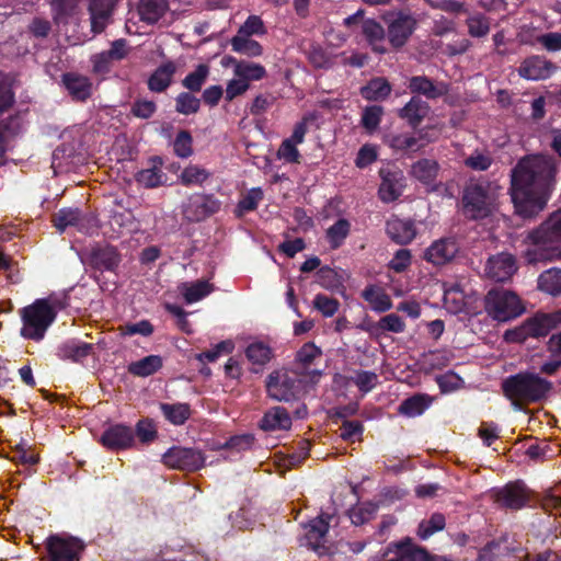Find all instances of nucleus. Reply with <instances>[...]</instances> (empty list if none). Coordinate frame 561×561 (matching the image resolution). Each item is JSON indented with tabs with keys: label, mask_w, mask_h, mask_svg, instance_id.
Listing matches in <instances>:
<instances>
[{
	"label": "nucleus",
	"mask_w": 561,
	"mask_h": 561,
	"mask_svg": "<svg viewBox=\"0 0 561 561\" xmlns=\"http://www.w3.org/2000/svg\"><path fill=\"white\" fill-rule=\"evenodd\" d=\"M557 162L551 156H530L512 170L511 197L515 213L524 219L536 217L547 206L557 175Z\"/></svg>",
	"instance_id": "nucleus-1"
},
{
	"label": "nucleus",
	"mask_w": 561,
	"mask_h": 561,
	"mask_svg": "<svg viewBox=\"0 0 561 561\" xmlns=\"http://www.w3.org/2000/svg\"><path fill=\"white\" fill-rule=\"evenodd\" d=\"M525 251L528 263L561 259V210L552 213L538 228L528 232Z\"/></svg>",
	"instance_id": "nucleus-2"
},
{
	"label": "nucleus",
	"mask_w": 561,
	"mask_h": 561,
	"mask_svg": "<svg viewBox=\"0 0 561 561\" xmlns=\"http://www.w3.org/2000/svg\"><path fill=\"white\" fill-rule=\"evenodd\" d=\"M502 390L513 403H537L548 397L552 382L538 374L524 371L504 379Z\"/></svg>",
	"instance_id": "nucleus-3"
},
{
	"label": "nucleus",
	"mask_w": 561,
	"mask_h": 561,
	"mask_svg": "<svg viewBox=\"0 0 561 561\" xmlns=\"http://www.w3.org/2000/svg\"><path fill=\"white\" fill-rule=\"evenodd\" d=\"M559 325H561V308L551 312L538 311L527 318L520 325L506 330L503 340L506 343L523 344L529 337H546Z\"/></svg>",
	"instance_id": "nucleus-4"
},
{
	"label": "nucleus",
	"mask_w": 561,
	"mask_h": 561,
	"mask_svg": "<svg viewBox=\"0 0 561 561\" xmlns=\"http://www.w3.org/2000/svg\"><path fill=\"white\" fill-rule=\"evenodd\" d=\"M494 195L488 180H470L462 192V213L470 219L488 217L493 207Z\"/></svg>",
	"instance_id": "nucleus-5"
},
{
	"label": "nucleus",
	"mask_w": 561,
	"mask_h": 561,
	"mask_svg": "<svg viewBox=\"0 0 561 561\" xmlns=\"http://www.w3.org/2000/svg\"><path fill=\"white\" fill-rule=\"evenodd\" d=\"M23 327L20 334L24 339L39 342L45 337L48 328L56 320V313L46 299H36L21 309Z\"/></svg>",
	"instance_id": "nucleus-6"
},
{
	"label": "nucleus",
	"mask_w": 561,
	"mask_h": 561,
	"mask_svg": "<svg viewBox=\"0 0 561 561\" xmlns=\"http://www.w3.org/2000/svg\"><path fill=\"white\" fill-rule=\"evenodd\" d=\"M484 310L497 322H507L522 316L526 308L515 293L504 288H492L484 297Z\"/></svg>",
	"instance_id": "nucleus-7"
},
{
	"label": "nucleus",
	"mask_w": 561,
	"mask_h": 561,
	"mask_svg": "<svg viewBox=\"0 0 561 561\" xmlns=\"http://www.w3.org/2000/svg\"><path fill=\"white\" fill-rule=\"evenodd\" d=\"M47 561H80L87 543L67 533L51 534L45 539Z\"/></svg>",
	"instance_id": "nucleus-8"
},
{
	"label": "nucleus",
	"mask_w": 561,
	"mask_h": 561,
	"mask_svg": "<svg viewBox=\"0 0 561 561\" xmlns=\"http://www.w3.org/2000/svg\"><path fill=\"white\" fill-rule=\"evenodd\" d=\"M301 380L297 374L287 369L273 370L265 380V390L268 398L278 402L296 400L300 393Z\"/></svg>",
	"instance_id": "nucleus-9"
},
{
	"label": "nucleus",
	"mask_w": 561,
	"mask_h": 561,
	"mask_svg": "<svg viewBox=\"0 0 561 561\" xmlns=\"http://www.w3.org/2000/svg\"><path fill=\"white\" fill-rule=\"evenodd\" d=\"M387 23V38L394 49L403 47L416 27V20L402 11L389 12L383 15Z\"/></svg>",
	"instance_id": "nucleus-10"
},
{
	"label": "nucleus",
	"mask_w": 561,
	"mask_h": 561,
	"mask_svg": "<svg viewBox=\"0 0 561 561\" xmlns=\"http://www.w3.org/2000/svg\"><path fill=\"white\" fill-rule=\"evenodd\" d=\"M162 461L172 469L190 472L197 471L205 466V457L201 450L181 446L168 449L162 456Z\"/></svg>",
	"instance_id": "nucleus-11"
},
{
	"label": "nucleus",
	"mask_w": 561,
	"mask_h": 561,
	"mask_svg": "<svg viewBox=\"0 0 561 561\" xmlns=\"http://www.w3.org/2000/svg\"><path fill=\"white\" fill-rule=\"evenodd\" d=\"M507 534L502 535L500 538L488 542L479 550L476 561H510L512 558L515 561H520L524 549L520 546H515L510 540Z\"/></svg>",
	"instance_id": "nucleus-12"
},
{
	"label": "nucleus",
	"mask_w": 561,
	"mask_h": 561,
	"mask_svg": "<svg viewBox=\"0 0 561 561\" xmlns=\"http://www.w3.org/2000/svg\"><path fill=\"white\" fill-rule=\"evenodd\" d=\"M388 549L393 553V557L386 561H450L446 557L431 554L425 548L417 546L410 537L391 542Z\"/></svg>",
	"instance_id": "nucleus-13"
},
{
	"label": "nucleus",
	"mask_w": 561,
	"mask_h": 561,
	"mask_svg": "<svg viewBox=\"0 0 561 561\" xmlns=\"http://www.w3.org/2000/svg\"><path fill=\"white\" fill-rule=\"evenodd\" d=\"M381 183L378 188V197L383 203H392L402 195L405 187L403 172L396 165H387L379 170Z\"/></svg>",
	"instance_id": "nucleus-14"
},
{
	"label": "nucleus",
	"mask_w": 561,
	"mask_h": 561,
	"mask_svg": "<svg viewBox=\"0 0 561 561\" xmlns=\"http://www.w3.org/2000/svg\"><path fill=\"white\" fill-rule=\"evenodd\" d=\"M494 501L502 507L518 511L528 505L530 491L523 481L517 480L495 490Z\"/></svg>",
	"instance_id": "nucleus-15"
},
{
	"label": "nucleus",
	"mask_w": 561,
	"mask_h": 561,
	"mask_svg": "<svg viewBox=\"0 0 561 561\" xmlns=\"http://www.w3.org/2000/svg\"><path fill=\"white\" fill-rule=\"evenodd\" d=\"M305 546L314 551L319 557L331 553V547L328 546L327 540L330 525L325 518L319 516L311 519L307 525H305Z\"/></svg>",
	"instance_id": "nucleus-16"
},
{
	"label": "nucleus",
	"mask_w": 561,
	"mask_h": 561,
	"mask_svg": "<svg viewBox=\"0 0 561 561\" xmlns=\"http://www.w3.org/2000/svg\"><path fill=\"white\" fill-rule=\"evenodd\" d=\"M122 262V255L116 247L111 244H96L90 250L88 264L99 272L115 273Z\"/></svg>",
	"instance_id": "nucleus-17"
},
{
	"label": "nucleus",
	"mask_w": 561,
	"mask_h": 561,
	"mask_svg": "<svg viewBox=\"0 0 561 561\" xmlns=\"http://www.w3.org/2000/svg\"><path fill=\"white\" fill-rule=\"evenodd\" d=\"M100 443L111 451L125 450L133 447L135 433L125 424L110 425L101 435Z\"/></svg>",
	"instance_id": "nucleus-18"
},
{
	"label": "nucleus",
	"mask_w": 561,
	"mask_h": 561,
	"mask_svg": "<svg viewBox=\"0 0 561 561\" xmlns=\"http://www.w3.org/2000/svg\"><path fill=\"white\" fill-rule=\"evenodd\" d=\"M556 70V64L543 56L533 55L520 62L517 71L526 80L539 81L550 78Z\"/></svg>",
	"instance_id": "nucleus-19"
},
{
	"label": "nucleus",
	"mask_w": 561,
	"mask_h": 561,
	"mask_svg": "<svg viewBox=\"0 0 561 561\" xmlns=\"http://www.w3.org/2000/svg\"><path fill=\"white\" fill-rule=\"evenodd\" d=\"M168 175L163 172V159L160 156L150 157L146 167L135 174V181L145 188H157L168 183Z\"/></svg>",
	"instance_id": "nucleus-20"
},
{
	"label": "nucleus",
	"mask_w": 561,
	"mask_h": 561,
	"mask_svg": "<svg viewBox=\"0 0 561 561\" xmlns=\"http://www.w3.org/2000/svg\"><path fill=\"white\" fill-rule=\"evenodd\" d=\"M408 89L416 96L423 95L427 100H436L449 92V84L444 81H434L427 76L421 75L409 79Z\"/></svg>",
	"instance_id": "nucleus-21"
},
{
	"label": "nucleus",
	"mask_w": 561,
	"mask_h": 561,
	"mask_svg": "<svg viewBox=\"0 0 561 561\" xmlns=\"http://www.w3.org/2000/svg\"><path fill=\"white\" fill-rule=\"evenodd\" d=\"M459 244L453 237L434 241L424 252V260L440 266L449 263L458 253Z\"/></svg>",
	"instance_id": "nucleus-22"
},
{
	"label": "nucleus",
	"mask_w": 561,
	"mask_h": 561,
	"mask_svg": "<svg viewBox=\"0 0 561 561\" xmlns=\"http://www.w3.org/2000/svg\"><path fill=\"white\" fill-rule=\"evenodd\" d=\"M221 203L213 194L197 195L190 199L185 209L187 218L192 221H201L219 211Z\"/></svg>",
	"instance_id": "nucleus-23"
},
{
	"label": "nucleus",
	"mask_w": 561,
	"mask_h": 561,
	"mask_svg": "<svg viewBox=\"0 0 561 561\" xmlns=\"http://www.w3.org/2000/svg\"><path fill=\"white\" fill-rule=\"evenodd\" d=\"M116 5V0H90L88 11L91 31L101 34L106 28Z\"/></svg>",
	"instance_id": "nucleus-24"
},
{
	"label": "nucleus",
	"mask_w": 561,
	"mask_h": 561,
	"mask_svg": "<svg viewBox=\"0 0 561 561\" xmlns=\"http://www.w3.org/2000/svg\"><path fill=\"white\" fill-rule=\"evenodd\" d=\"M61 82L73 101L85 102L92 95V81L78 72H65Z\"/></svg>",
	"instance_id": "nucleus-25"
},
{
	"label": "nucleus",
	"mask_w": 561,
	"mask_h": 561,
	"mask_svg": "<svg viewBox=\"0 0 561 561\" xmlns=\"http://www.w3.org/2000/svg\"><path fill=\"white\" fill-rule=\"evenodd\" d=\"M485 272L495 282H504L516 272L515 259L508 253L492 256L486 262Z\"/></svg>",
	"instance_id": "nucleus-26"
},
{
	"label": "nucleus",
	"mask_w": 561,
	"mask_h": 561,
	"mask_svg": "<svg viewBox=\"0 0 561 561\" xmlns=\"http://www.w3.org/2000/svg\"><path fill=\"white\" fill-rule=\"evenodd\" d=\"M94 345L77 339H69L60 343L57 347L56 355L62 360H71L73 363H82L91 355Z\"/></svg>",
	"instance_id": "nucleus-27"
},
{
	"label": "nucleus",
	"mask_w": 561,
	"mask_h": 561,
	"mask_svg": "<svg viewBox=\"0 0 561 561\" xmlns=\"http://www.w3.org/2000/svg\"><path fill=\"white\" fill-rule=\"evenodd\" d=\"M431 106L420 96L413 95L410 101L399 110L398 116L405 121L410 127L417 128L428 115Z\"/></svg>",
	"instance_id": "nucleus-28"
},
{
	"label": "nucleus",
	"mask_w": 561,
	"mask_h": 561,
	"mask_svg": "<svg viewBox=\"0 0 561 561\" xmlns=\"http://www.w3.org/2000/svg\"><path fill=\"white\" fill-rule=\"evenodd\" d=\"M259 427L264 432L287 431L291 427V417L285 408L273 407L263 414Z\"/></svg>",
	"instance_id": "nucleus-29"
},
{
	"label": "nucleus",
	"mask_w": 561,
	"mask_h": 561,
	"mask_svg": "<svg viewBox=\"0 0 561 561\" xmlns=\"http://www.w3.org/2000/svg\"><path fill=\"white\" fill-rule=\"evenodd\" d=\"M388 237L398 244H409L416 236L414 222L398 217L389 219L386 224Z\"/></svg>",
	"instance_id": "nucleus-30"
},
{
	"label": "nucleus",
	"mask_w": 561,
	"mask_h": 561,
	"mask_svg": "<svg viewBox=\"0 0 561 561\" xmlns=\"http://www.w3.org/2000/svg\"><path fill=\"white\" fill-rule=\"evenodd\" d=\"M433 403V397L427 393H414L404 399L398 407L400 415L416 417L422 415Z\"/></svg>",
	"instance_id": "nucleus-31"
},
{
	"label": "nucleus",
	"mask_w": 561,
	"mask_h": 561,
	"mask_svg": "<svg viewBox=\"0 0 561 561\" xmlns=\"http://www.w3.org/2000/svg\"><path fill=\"white\" fill-rule=\"evenodd\" d=\"M176 66L173 61L160 65L149 77L148 88L156 93L164 92L172 83Z\"/></svg>",
	"instance_id": "nucleus-32"
},
{
	"label": "nucleus",
	"mask_w": 561,
	"mask_h": 561,
	"mask_svg": "<svg viewBox=\"0 0 561 561\" xmlns=\"http://www.w3.org/2000/svg\"><path fill=\"white\" fill-rule=\"evenodd\" d=\"M392 91V85L385 77L371 78L359 90L363 99L371 102L386 100Z\"/></svg>",
	"instance_id": "nucleus-33"
},
{
	"label": "nucleus",
	"mask_w": 561,
	"mask_h": 561,
	"mask_svg": "<svg viewBox=\"0 0 561 561\" xmlns=\"http://www.w3.org/2000/svg\"><path fill=\"white\" fill-rule=\"evenodd\" d=\"M168 10V0H140L138 4L140 21L150 25L156 24Z\"/></svg>",
	"instance_id": "nucleus-34"
},
{
	"label": "nucleus",
	"mask_w": 561,
	"mask_h": 561,
	"mask_svg": "<svg viewBox=\"0 0 561 561\" xmlns=\"http://www.w3.org/2000/svg\"><path fill=\"white\" fill-rule=\"evenodd\" d=\"M215 287L208 280L198 279L196 282H185L179 286V290L186 304H194L207 297L214 291Z\"/></svg>",
	"instance_id": "nucleus-35"
},
{
	"label": "nucleus",
	"mask_w": 561,
	"mask_h": 561,
	"mask_svg": "<svg viewBox=\"0 0 561 561\" xmlns=\"http://www.w3.org/2000/svg\"><path fill=\"white\" fill-rule=\"evenodd\" d=\"M439 169L436 160L423 158L412 164L411 174L424 185H434Z\"/></svg>",
	"instance_id": "nucleus-36"
},
{
	"label": "nucleus",
	"mask_w": 561,
	"mask_h": 561,
	"mask_svg": "<svg viewBox=\"0 0 561 561\" xmlns=\"http://www.w3.org/2000/svg\"><path fill=\"white\" fill-rule=\"evenodd\" d=\"M16 76L12 72L0 71V113L11 110L15 104L14 83Z\"/></svg>",
	"instance_id": "nucleus-37"
},
{
	"label": "nucleus",
	"mask_w": 561,
	"mask_h": 561,
	"mask_svg": "<svg viewBox=\"0 0 561 561\" xmlns=\"http://www.w3.org/2000/svg\"><path fill=\"white\" fill-rule=\"evenodd\" d=\"M163 366L162 357L159 355H148L139 360L131 362L127 370L133 376L149 377L160 370Z\"/></svg>",
	"instance_id": "nucleus-38"
},
{
	"label": "nucleus",
	"mask_w": 561,
	"mask_h": 561,
	"mask_svg": "<svg viewBox=\"0 0 561 561\" xmlns=\"http://www.w3.org/2000/svg\"><path fill=\"white\" fill-rule=\"evenodd\" d=\"M160 410L173 425H183L191 416V407L188 403H160Z\"/></svg>",
	"instance_id": "nucleus-39"
},
{
	"label": "nucleus",
	"mask_w": 561,
	"mask_h": 561,
	"mask_svg": "<svg viewBox=\"0 0 561 561\" xmlns=\"http://www.w3.org/2000/svg\"><path fill=\"white\" fill-rule=\"evenodd\" d=\"M367 331L376 334L385 332L402 333L405 330V323L403 319L397 313H389L381 317L377 322L373 323Z\"/></svg>",
	"instance_id": "nucleus-40"
},
{
	"label": "nucleus",
	"mask_w": 561,
	"mask_h": 561,
	"mask_svg": "<svg viewBox=\"0 0 561 561\" xmlns=\"http://www.w3.org/2000/svg\"><path fill=\"white\" fill-rule=\"evenodd\" d=\"M362 297L369 302L373 310L376 312H386L392 308V300L388 294L377 289L375 286H367Z\"/></svg>",
	"instance_id": "nucleus-41"
},
{
	"label": "nucleus",
	"mask_w": 561,
	"mask_h": 561,
	"mask_svg": "<svg viewBox=\"0 0 561 561\" xmlns=\"http://www.w3.org/2000/svg\"><path fill=\"white\" fill-rule=\"evenodd\" d=\"M454 354L448 350L428 351L422 354L421 363L425 370H440L449 365Z\"/></svg>",
	"instance_id": "nucleus-42"
},
{
	"label": "nucleus",
	"mask_w": 561,
	"mask_h": 561,
	"mask_svg": "<svg viewBox=\"0 0 561 561\" xmlns=\"http://www.w3.org/2000/svg\"><path fill=\"white\" fill-rule=\"evenodd\" d=\"M351 231V224L345 218H340L327 229L325 237L332 250L339 249Z\"/></svg>",
	"instance_id": "nucleus-43"
},
{
	"label": "nucleus",
	"mask_w": 561,
	"mask_h": 561,
	"mask_svg": "<svg viewBox=\"0 0 561 561\" xmlns=\"http://www.w3.org/2000/svg\"><path fill=\"white\" fill-rule=\"evenodd\" d=\"M538 288L551 296L561 294V270L549 268L542 272L538 277Z\"/></svg>",
	"instance_id": "nucleus-44"
},
{
	"label": "nucleus",
	"mask_w": 561,
	"mask_h": 561,
	"mask_svg": "<svg viewBox=\"0 0 561 561\" xmlns=\"http://www.w3.org/2000/svg\"><path fill=\"white\" fill-rule=\"evenodd\" d=\"M445 526V515L436 512L433 513L427 519H423L419 524L416 534L422 540H426L434 534L442 531Z\"/></svg>",
	"instance_id": "nucleus-45"
},
{
	"label": "nucleus",
	"mask_w": 561,
	"mask_h": 561,
	"mask_svg": "<svg viewBox=\"0 0 561 561\" xmlns=\"http://www.w3.org/2000/svg\"><path fill=\"white\" fill-rule=\"evenodd\" d=\"M81 210L79 208H61L53 215V225L59 231L64 232L67 228L77 229Z\"/></svg>",
	"instance_id": "nucleus-46"
},
{
	"label": "nucleus",
	"mask_w": 561,
	"mask_h": 561,
	"mask_svg": "<svg viewBox=\"0 0 561 561\" xmlns=\"http://www.w3.org/2000/svg\"><path fill=\"white\" fill-rule=\"evenodd\" d=\"M388 146L397 151L415 152L421 149L419 139L408 134H391L386 137Z\"/></svg>",
	"instance_id": "nucleus-47"
},
{
	"label": "nucleus",
	"mask_w": 561,
	"mask_h": 561,
	"mask_svg": "<svg viewBox=\"0 0 561 561\" xmlns=\"http://www.w3.org/2000/svg\"><path fill=\"white\" fill-rule=\"evenodd\" d=\"M209 76V67L199 64L194 71L190 72L183 80L182 85L190 92H199Z\"/></svg>",
	"instance_id": "nucleus-48"
},
{
	"label": "nucleus",
	"mask_w": 561,
	"mask_h": 561,
	"mask_svg": "<svg viewBox=\"0 0 561 561\" xmlns=\"http://www.w3.org/2000/svg\"><path fill=\"white\" fill-rule=\"evenodd\" d=\"M230 44L233 51L248 57H259L263 54L262 45L250 37L233 36Z\"/></svg>",
	"instance_id": "nucleus-49"
},
{
	"label": "nucleus",
	"mask_w": 561,
	"mask_h": 561,
	"mask_svg": "<svg viewBox=\"0 0 561 561\" xmlns=\"http://www.w3.org/2000/svg\"><path fill=\"white\" fill-rule=\"evenodd\" d=\"M233 71L236 77L248 83L249 81L261 80L266 76V69L262 65L245 60H241V64H238Z\"/></svg>",
	"instance_id": "nucleus-50"
},
{
	"label": "nucleus",
	"mask_w": 561,
	"mask_h": 561,
	"mask_svg": "<svg viewBox=\"0 0 561 561\" xmlns=\"http://www.w3.org/2000/svg\"><path fill=\"white\" fill-rule=\"evenodd\" d=\"M245 356L253 365L264 366L272 356V348L263 342H254L245 348Z\"/></svg>",
	"instance_id": "nucleus-51"
},
{
	"label": "nucleus",
	"mask_w": 561,
	"mask_h": 561,
	"mask_svg": "<svg viewBox=\"0 0 561 561\" xmlns=\"http://www.w3.org/2000/svg\"><path fill=\"white\" fill-rule=\"evenodd\" d=\"M316 277L317 283L324 289L339 290L343 287L342 277L328 265L320 267L316 273Z\"/></svg>",
	"instance_id": "nucleus-52"
},
{
	"label": "nucleus",
	"mask_w": 561,
	"mask_h": 561,
	"mask_svg": "<svg viewBox=\"0 0 561 561\" xmlns=\"http://www.w3.org/2000/svg\"><path fill=\"white\" fill-rule=\"evenodd\" d=\"M201 108V99L193 92H181L175 98V111L182 115L196 114Z\"/></svg>",
	"instance_id": "nucleus-53"
},
{
	"label": "nucleus",
	"mask_w": 561,
	"mask_h": 561,
	"mask_svg": "<svg viewBox=\"0 0 561 561\" xmlns=\"http://www.w3.org/2000/svg\"><path fill=\"white\" fill-rule=\"evenodd\" d=\"M209 176L210 173L206 169L190 164L182 171L179 180L184 186L202 185Z\"/></svg>",
	"instance_id": "nucleus-54"
},
{
	"label": "nucleus",
	"mask_w": 561,
	"mask_h": 561,
	"mask_svg": "<svg viewBox=\"0 0 561 561\" xmlns=\"http://www.w3.org/2000/svg\"><path fill=\"white\" fill-rule=\"evenodd\" d=\"M468 26V33L471 37H484L490 32V20L482 13H476L470 15L466 20Z\"/></svg>",
	"instance_id": "nucleus-55"
},
{
	"label": "nucleus",
	"mask_w": 561,
	"mask_h": 561,
	"mask_svg": "<svg viewBox=\"0 0 561 561\" xmlns=\"http://www.w3.org/2000/svg\"><path fill=\"white\" fill-rule=\"evenodd\" d=\"M266 32V27L261 16L251 14L239 27L234 36L251 37L253 35H264Z\"/></svg>",
	"instance_id": "nucleus-56"
},
{
	"label": "nucleus",
	"mask_w": 561,
	"mask_h": 561,
	"mask_svg": "<svg viewBox=\"0 0 561 561\" xmlns=\"http://www.w3.org/2000/svg\"><path fill=\"white\" fill-rule=\"evenodd\" d=\"M233 343L229 340L221 341L218 344L215 345L211 350L198 353L195 355V358L201 362H209L214 363L216 362L221 355H228L233 351Z\"/></svg>",
	"instance_id": "nucleus-57"
},
{
	"label": "nucleus",
	"mask_w": 561,
	"mask_h": 561,
	"mask_svg": "<svg viewBox=\"0 0 561 561\" xmlns=\"http://www.w3.org/2000/svg\"><path fill=\"white\" fill-rule=\"evenodd\" d=\"M141 444L148 445L157 439L158 431L156 424L150 419H141L137 422L134 431Z\"/></svg>",
	"instance_id": "nucleus-58"
},
{
	"label": "nucleus",
	"mask_w": 561,
	"mask_h": 561,
	"mask_svg": "<svg viewBox=\"0 0 561 561\" xmlns=\"http://www.w3.org/2000/svg\"><path fill=\"white\" fill-rule=\"evenodd\" d=\"M264 193L261 187L251 188L238 203L237 210L239 215L253 211L263 199Z\"/></svg>",
	"instance_id": "nucleus-59"
},
{
	"label": "nucleus",
	"mask_w": 561,
	"mask_h": 561,
	"mask_svg": "<svg viewBox=\"0 0 561 561\" xmlns=\"http://www.w3.org/2000/svg\"><path fill=\"white\" fill-rule=\"evenodd\" d=\"M362 32L370 45L381 43L387 35L382 25L374 19L363 21Z\"/></svg>",
	"instance_id": "nucleus-60"
},
{
	"label": "nucleus",
	"mask_w": 561,
	"mask_h": 561,
	"mask_svg": "<svg viewBox=\"0 0 561 561\" xmlns=\"http://www.w3.org/2000/svg\"><path fill=\"white\" fill-rule=\"evenodd\" d=\"M351 381L363 393L371 391L378 383V375L374 371L357 370L355 376L351 377Z\"/></svg>",
	"instance_id": "nucleus-61"
},
{
	"label": "nucleus",
	"mask_w": 561,
	"mask_h": 561,
	"mask_svg": "<svg viewBox=\"0 0 561 561\" xmlns=\"http://www.w3.org/2000/svg\"><path fill=\"white\" fill-rule=\"evenodd\" d=\"M193 138L188 130H180L173 141L174 153L180 158H188L193 153Z\"/></svg>",
	"instance_id": "nucleus-62"
},
{
	"label": "nucleus",
	"mask_w": 561,
	"mask_h": 561,
	"mask_svg": "<svg viewBox=\"0 0 561 561\" xmlns=\"http://www.w3.org/2000/svg\"><path fill=\"white\" fill-rule=\"evenodd\" d=\"M377 505L373 503H363L350 511V519L355 526L364 525L376 514Z\"/></svg>",
	"instance_id": "nucleus-63"
},
{
	"label": "nucleus",
	"mask_w": 561,
	"mask_h": 561,
	"mask_svg": "<svg viewBox=\"0 0 561 561\" xmlns=\"http://www.w3.org/2000/svg\"><path fill=\"white\" fill-rule=\"evenodd\" d=\"M313 307L317 309L323 317L329 318L334 316L340 307V302L337 299L329 297L323 294L316 295L313 299Z\"/></svg>",
	"instance_id": "nucleus-64"
}]
</instances>
